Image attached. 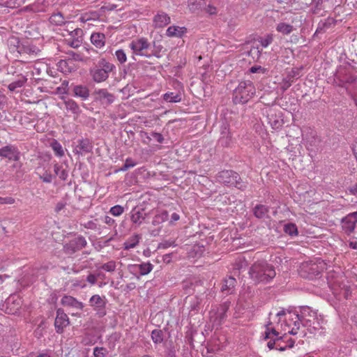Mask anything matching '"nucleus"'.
<instances>
[{"instance_id": "nucleus-1", "label": "nucleus", "mask_w": 357, "mask_h": 357, "mask_svg": "<svg viewBox=\"0 0 357 357\" xmlns=\"http://www.w3.org/2000/svg\"><path fill=\"white\" fill-rule=\"evenodd\" d=\"M329 79L333 86L345 89L357 106V100L355 98L357 96V69L354 66L350 64L340 66L333 77Z\"/></svg>"}, {"instance_id": "nucleus-2", "label": "nucleus", "mask_w": 357, "mask_h": 357, "mask_svg": "<svg viewBox=\"0 0 357 357\" xmlns=\"http://www.w3.org/2000/svg\"><path fill=\"white\" fill-rule=\"evenodd\" d=\"M249 274L255 283H267L275 278L276 273L272 265L265 261H259L251 266Z\"/></svg>"}, {"instance_id": "nucleus-3", "label": "nucleus", "mask_w": 357, "mask_h": 357, "mask_svg": "<svg viewBox=\"0 0 357 357\" xmlns=\"http://www.w3.org/2000/svg\"><path fill=\"white\" fill-rule=\"evenodd\" d=\"M215 179L218 183L228 187H236L241 191L245 190L248 187V183L243 181L240 175L233 170L219 172L215 176Z\"/></svg>"}, {"instance_id": "nucleus-4", "label": "nucleus", "mask_w": 357, "mask_h": 357, "mask_svg": "<svg viewBox=\"0 0 357 357\" xmlns=\"http://www.w3.org/2000/svg\"><path fill=\"white\" fill-rule=\"evenodd\" d=\"M255 92V87L251 81H241L234 90L233 101L235 104H245L253 97Z\"/></svg>"}, {"instance_id": "nucleus-5", "label": "nucleus", "mask_w": 357, "mask_h": 357, "mask_svg": "<svg viewBox=\"0 0 357 357\" xmlns=\"http://www.w3.org/2000/svg\"><path fill=\"white\" fill-rule=\"evenodd\" d=\"M229 306L230 302H225L218 307L216 311L210 312V321L213 326L219 327L225 323Z\"/></svg>"}, {"instance_id": "nucleus-6", "label": "nucleus", "mask_w": 357, "mask_h": 357, "mask_svg": "<svg viewBox=\"0 0 357 357\" xmlns=\"http://www.w3.org/2000/svg\"><path fill=\"white\" fill-rule=\"evenodd\" d=\"M324 267L319 266L317 262L306 261L300 267V275L306 278L312 279L319 275Z\"/></svg>"}, {"instance_id": "nucleus-7", "label": "nucleus", "mask_w": 357, "mask_h": 357, "mask_svg": "<svg viewBox=\"0 0 357 357\" xmlns=\"http://www.w3.org/2000/svg\"><path fill=\"white\" fill-rule=\"evenodd\" d=\"M87 245L86 238L82 235H79L70 240L63 245V252L67 255H73Z\"/></svg>"}, {"instance_id": "nucleus-8", "label": "nucleus", "mask_w": 357, "mask_h": 357, "mask_svg": "<svg viewBox=\"0 0 357 357\" xmlns=\"http://www.w3.org/2000/svg\"><path fill=\"white\" fill-rule=\"evenodd\" d=\"M149 47L150 43L147 38L143 37L133 40L129 43V47L132 50L134 54L147 58H150L151 54H146L144 51L149 49Z\"/></svg>"}, {"instance_id": "nucleus-9", "label": "nucleus", "mask_w": 357, "mask_h": 357, "mask_svg": "<svg viewBox=\"0 0 357 357\" xmlns=\"http://www.w3.org/2000/svg\"><path fill=\"white\" fill-rule=\"evenodd\" d=\"M95 100L100 102L102 105L107 107L112 104L116 97L109 93L107 89H100L94 91Z\"/></svg>"}, {"instance_id": "nucleus-10", "label": "nucleus", "mask_w": 357, "mask_h": 357, "mask_svg": "<svg viewBox=\"0 0 357 357\" xmlns=\"http://www.w3.org/2000/svg\"><path fill=\"white\" fill-rule=\"evenodd\" d=\"M91 306L97 311L98 317H102L106 314L105 306L106 300L105 296L101 297L98 294L93 295L89 299Z\"/></svg>"}, {"instance_id": "nucleus-11", "label": "nucleus", "mask_w": 357, "mask_h": 357, "mask_svg": "<svg viewBox=\"0 0 357 357\" xmlns=\"http://www.w3.org/2000/svg\"><path fill=\"white\" fill-rule=\"evenodd\" d=\"M70 93L73 96L80 98L82 101L88 100L90 96V90L84 84H72L70 86Z\"/></svg>"}, {"instance_id": "nucleus-12", "label": "nucleus", "mask_w": 357, "mask_h": 357, "mask_svg": "<svg viewBox=\"0 0 357 357\" xmlns=\"http://www.w3.org/2000/svg\"><path fill=\"white\" fill-rule=\"evenodd\" d=\"M0 156L8 158L9 160L18 161L20 152L17 146L9 144L0 149Z\"/></svg>"}, {"instance_id": "nucleus-13", "label": "nucleus", "mask_w": 357, "mask_h": 357, "mask_svg": "<svg viewBox=\"0 0 357 357\" xmlns=\"http://www.w3.org/2000/svg\"><path fill=\"white\" fill-rule=\"evenodd\" d=\"M69 319L63 310L59 308L56 310V317L54 321V326L57 333H62L64 328L69 324Z\"/></svg>"}, {"instance_id": "nucleus-14", "label": "nucleus", "mask_w": 357, "mask_h": 357, "mask_svg": "<svg viewBox=\"0 0 357 357\" xmlns=\"http://www.w3.org/2000/svg\"><path fill=\"white\" fill-rule=\"evenodd\" d=\"M288 314V318L286 319L287 325L289 327L293 326L289 333L291 335H296L297 334V331L300 328L301 325H302L301 319L298 315V312H289Z\"/></svg>"}, {"instance_id": "nucleus-15", "label": "nucleus", "mask_w": 357, "mask_h": 357, "mask_svg": "<svg viewBox=\"0 0 357 357\" xmlns=\"http://www.w3.org/2000/svg\"><path fill=\"white\" fill-rule=\"evenodd\" d=\"M146 215L144 208L135 207L130 212V220L135 227H139L146 219Z\"/></svg>"}, {"instance_id": "nucleus-16", "label": "nucleus", "mask_w": 357, "mask_h": 357, "mask_svg": "<svg viewBox=\"0 0 357 357\" xmlns=\"http://www.w3.org/2000/svg\"><path fill=\"white\" fill-rule=\"evenodd\" d=\"M316 313L312 310L307 306H303L300 307V313H298L299 317L302 321V325L305 327L311 326V319L310 318L314 317Z\"/></svg>"}, {"instance_id": "nucleus-17", "label": "nucleus", "mask_w": 357, "mask_h": 357, "mask_svg": "<svg viewBox=\"0 0 357 357\" xmlns=\"http://www.w3.org/2000/svg\"><path fill=\"white\" fill-rule=\"evenodd\" d=\"M356 226V225L350 213L347 214L341 220L342 229L347 236L351 235L354 231Z\"/></svg>"}, {"instance_id": "nucleus-18", "label": "nucleus", "mask_w": 357, "mask_h": 357, "mask_svg": "<svg viewBox=\"0 0 357 357\" xmlns=\"http://www.w3.org/2000/svg\"><path fill=\"white\" fill-rule=\"evenodd\" d=\"M171 22V18L166 13L158 11L153 20V25L155 28H162Z\"/></svg>"}, {"instance_id": "nucleus-19", "label": "nucleus", "mask_w": 357, "mask_h": 357, "mask_svg": "<svg viewBox=\"0 0 357 357\" xmlns=\"http://www.w3.org/2000/svg\"><path fill=\"white\" fill-rule=\"evenodd\" d=\"M268 123L271 125L274 130H278L282 126L283 122L280 116H277L273 109H270L267 112L266 116Z\"/></svg>"}, {"instance_id": "nucleus-20", "label": "nucleus", "mask_w": 357, "mask_h": 357, "mask_svg": "<svg viewBox=\"0 0 357 357\" xmlns=\"http://www.w3.org/2000/svg\"><path fill=\"white\" fill-rule=\"evenodd\" d=\"M89 73L93 80L97 83L104 82L109 77L108 74L97 65L93 68H91Z\"/></svg>"}, {"instance_id": "nucleus-21", "label": "nucleus", "mask_w": 357, "mask_h": 357, "mask_svg": "<svg viewBox=\"0 0 357 357\" xmlns=\"http://www.w3.org/2000/svg\"><path fill=\"white\" fill-rule=\"evenodd\" d=\"M336 23V20L333 17H328L324 20H321L317 25L315 34L322 33L326 32L327 30L333 28Z\"/></svg>"}, {"instance_id": "nucleus-22", "label": "nucleus", "mask_w": 357, "mask_h": 357, "mask_svg": "<svg viewBox=\"0 0 357 357\" xmlns=\"http://www.w3.org/2000/svg\"><path fill=\"white\" fill-rule=\"evenodd\" d=\"M187 33V29L185 26H170L166 31V35L168 37L182 38Z\"/></svg>"}, {"instance_id": "nucleus-23", "label": "nucleus", "mask_w": 357, "mask_h": 357, "mask_svg": "<svg viewBox=\"0 0 357 357\" xmlns=\"http://www.w3.org/2000/svg\"><path fill=\"white\" fill-rule=\"evenodd\" d=\"M61 303L64 306L72 307L78 310H82L84 307V304L82 302L70 296H64L61 298Z\"/></svg>"}, {"instance_id": "nucleus-24", "label": "nucleus", "mask_w": 357, "mask_h": 357, "mask_svg": "<svg viewBox=\"0 0 357 357\" xmlns=\"http://www.w3.org/2000/svg\"><path fill=\"white\" fill-rule=\"evenodd\" d=\"M93 146L90 140L88 139H82L78 141V144L76 147L77 153L83 154L89 153L92 151Z\"/></svg>"}, {"instance_id": "nucleus-25", "label": "nucleus", "mask_w": 357, "mask_h": 357, "mask_svg": "<svg viewBox=\"0 0 357 357\" xmlns=\"http://www.w3.org/2000/svg\"><path fill=\"white\" fill-rule=\"evenodd\" d=\"M206 0H188V7L191 13H198L203 11L204 6H206Z\"/></svg>"}, {"instance_id": "nucleus-26", "label": "nucleus", "mask_w": 357, "mask_h": 357, "mask_svg": "<svg viewBox=\"0 0 357 357\" xmlns=\"http://www.w3.org/2000/svg\"><path fill=\"white\" fill-rule=\"evenodd\" d=\"M236 284V280L234 277L229 276L225 278L221 287V291L226 294H231Z\"/></svg>"}, {"instance_id": "nucleus-27", "label": "nucleus", "mask_w": 357, "mask_h": 357, "mask_svg": "<svg viewBox=\"0 0 357 357\" xmlns=\"http://www.w3.org/2000/svg\"><path fill=\"white\" fill-rule=\"evenodd\" d=\"M269 208L263 204H257L253 208V214L258 219H263L268 217Z\"/></svg>"}, {"instance_id": "nucleus-28", "label": "nucleus", "mask_w": 357, "mask_h": 357, "mask_svg": "<svg viewBox=\"0 0 357 357\" xmlns=\"http://www.w3.org/2000/svg\"><path fill=\"white\" fill-rule=\"evenodd\" d=\"M65 108L67 111L70 112L72 114L79 116L81 113V109L78 104L72 99H68L64 102Z\"/></svg>"}, {"instance_id": "nucleus-29", "label": "nucleus", "mask_w": 357, "mask_h": 357, "mask_svg": "<svg viewBox=\"0 0 357 357\" xmlns=\"http://www.w3.org/2000/svg\"><path fill=\"white\" fill-rule=\"evenodd\" d=\"M91 41L96 47L101 48L105 44V36L101 33H93L91 36Z\"/></svg>"}, {"instance_id": "nucleus-30", "label": "nucleus", "mask_w": 357, "mask_h": 357, "mask_svg": "<svg viewBox=\"0 0 357 357\" xmlns=\"http://www.w3.org/2000/svg\"><path fill=\"white\" fill-rule=\"evenodd\" d=\"M50 24L54 26H62L66 24V18L61 12L52 14L49 18Z\"/></svg>"}, {"instance_id": "nucleus-31", "label": "nucleus", "mask_w": 357, "mask_h": 357, "mask_svg": "<svg viewBox=\"0 0 357 357\" xmlns=\"http://www.w3.org/2000/svg\"><path fill=\"white\" fill-rule=\"evenodd\" d=\"M275 29L278 32L283 35H289L295 29L294 26L286 22H279L277 24Z\"/></svg>"}, {"instance_id": "nucleus-32", "label": "nucleus", "mask_w": 357, "mask_h": 357, "mask_svg": "<svg viewBox=\"0 0 357 357\" xmlns=\"http://www.w3.org/2000/svg\"><path fill=\"white\" fill-rule=\"evenodd\" d=\"M135 270L139 271L141 275H145L149 274L153 268V266L150 262L142 263L139 264H135L133 266Z\"/></svg>"}, {"instance_id": "nucleus-33", "label": "nucleus", "mask_w": 357, "mask_h": 357, "mask_svg": "<svg viewBox=\"0 0 357 357\" xmlns=\"http://www.w3.org/2000/svg\"><path fill=\"white\" fill-rule=\"evenodd\" d=\"M27 78L25 76L20 75L18 79L12 82L8 86V89L10 91H15L17 89L22 87L26 82Z\"/></svg>"}, {"instance_id": "nucleus-34", "label": "nucleus", "mask_w": 357, "mask_h": 357, "mask_svg": "<svg viewBox=\"0 0 357 357\" xmlns=\"http://www.w3.org/2000/svg\"><path fill=\"white\" fill-rule=\"evenodd\" d=\"M72 64L73 62L70 59H61L58 63V68L64 73H70L74 70Z\"/></svg>"}, {"instance_id": "nucleus-35", "label": "nucleus", "mask_w": 357, "mask_h": 357, "mask_svg": "<svg viewBox=\"0 0 357 357\" xmlns=\"http://www.w3.org/2000/svg\"><path fill=\"white\" fill-rule=\"evenodd\" d=\"M169 218V213L167 211H162L160 213L156 214L153 220L152 224L154 226L160 225L161 223L167 221Z\"/></svg>"}, {"instance_id": "nucleus-36", "label": "nucleus", "mask_w": 357, "mask_h": 357, "mask_svg": "<svg viewBox=\"0 0 357 357\" xmlns=\"http://www.w3.org/2000/svg\"><path fill=\"white\" fill-rule=\"evenodd\" d=\"M96 65L108 75L115 69L114 65L107 61L105 59H100Z\"/></svg>"}, {"instance_id": "nucleus-37", "label": "nucleus", "mask_w": 357, "mask_h": 357, "mask_svg": "<svg viewBox=\"0 0 357 357\" xmlns=\"http://www.w3.org/2000/svg\"><path fill=\"white\" fill-rule=\"evenodd\" d=\"M151 339L156 344H161L165 339V333L162 330L154 329L151 332Z\"/></svg>"}, {"instance_id": "nucleus-38", "label": "nucleus", "mask_w": 357, "mask_h": 357, "mask_svg": "<svg viewBox=\"0 0 357 357\" xmlns=\"http://www.w3.org/2000/svg\"><path fill=\"white\" fill-rule=\"evenodd\" d=\"M54 172L56 176H58L59 178L62 181H66L68 173V172L62 167L61 165L58 163H55L54 165Z\"/></svg>"}, {"instance_id": "nucleus-39", "label": "nucleus", "mask_w": 357, "mask_h": 357, "mask_svg": "<svg viewBox=\"0 0 357 357\" xmlns=\"http://www.w3.org/2000/svg\"><path fill=\"white\" fill-rule=\"evenodd\" d=\"M50 146L52 147V150L54 151L56 156L61 158L64 155V151L63 149V147L58 141L55 139L53 140L50 144Z\"/></svg>"}, {"instance_id": "nucleus-40", "label": "nucleus", "mask_w": 357, "mask_h": 357, "mask_svg": "<svg viewBox=\"0 0 357 357\" xmlns=\"http://www.w3.org/2000/svg\"><path fill=\"white\" fill-rule=\"evenodd\" d=\"M272 323L268 321L266 325V331L264 338L280 337L279 333L274 328H271Z\"/></svg>"}, {"instance_id": "nucleus-41", "label": "nucleus", "mask_w": 357, "mask_h": 357, "mask_svg": "<svg viewBox=\"0 0 357 357\" xmlns=\"http://www.w3.org/2000/svg\"><path fill=\"white\" fill-rule=\"evenodd\" d=\"M139 239H140V236L139 235H135V236L128 238L124 243V248L126 250L134 248L139 243Z\"/></svg>"}, {"instance_id": "nucleus-42", "label": "nucleus", "mask_w": 357, "mask_h": 357, "mask_svg": "<svg viewBox=\"0 0 357 357\" xmlns=\"http://www.w3.org/2000/svg\"><path fill=\"white\" fill-rule=\"evenodd\" d=\"M265 340L268 339L269 341L267 343V346L270 349H275L280 351H284V347L282 345H280L278 343V337H272V338H264Z\"/></svg>"}, {"instance_id": "nucleus-43", "label": "nucleus", "mask_w": 357, "mask_h": 357, "mask_svg": "<svg viewBox=\"0 0 357 357\" xmlns=\"http://www.w3.org/2000/svg\"><path fill=\"white\" fill-rule=\"evenodd\" d=\"M284 231L291 236H296L298 235V229L295 224L288 223L284 226Z\"/></svg>"}, {"instance_id": "nucleus-44", "label": "nucleus", "mask_w": 357, "mask_h": 357, "mask_svg": "<svg viewBox=\"0 0 357 357\" xmlns=\"http://www.w3.org/2000/svg\"><path fill=\"white\" fill-rule=\"evenodd\" d=\"M164 100L169 102H178L181 101V96L174 93H167L164 95Z\"/></svg>"}, {"instance_id": "nucleus-45", "label": "nucleus", "mask_w": 357, "mask_h": 357, "mask_svg": "<svg viewBox=\"0 0 357 357\" xmlns=\"http://www.w3.org/2000/svg\"><path fill=\"white\" fill-rule=\"evenodd\" d=\"M273 41V35L272 33L266 34L264 38L259 40L263 47H267Z\"/></svg>"}, {"instance_id": "nucleus-46", "label": "nucleus", "mask_w": 357, "mask_h": 357, "mask_svg": "<svg viewBox=\"0 0 357 357\" xmlns=\"http://www.w3.org/2000/svg\"><path fill=\"white\" fill-rule=\"evenodd\" d=\"M116 266V262L114 261H109L102 264L100 268L107 272H113L115 271Z\"/></svg>"}, {"instance_id": "nucleus-47", "label": "nucleus", "mask_w": 357, "mask_h": 357, "mask_svg": "<svg viewBox=\"0 0 357 357\" xmlns=\"http://www.w3.org/2000/svg\"><path fill=\"white\" fill-rule=\"evenodd\" d=\"M107 354V351L105 347H96L93 349L94 357H106Z\"/></svg>"}, {"instance_id": "nucleus-48", "label": "nucleus", "mask_w": 357, "mask_h": 357, "mask_svg": "<svg viewBox=\"0 0 357 357\" xmlns=\"http://www.w3.org/2000/svg\"><path fill=\"white\" fill-rule=\"evenodd\" d=\"M123 207L120 205H116L114 206H112L109 210V213L114 216L121 215L123 213Z\"/></svg>"}, {"instance_id": "nucleus-49", "label": "nucleus", "mask_w": 357, "mask_h": 357, "mask_svg": "<svg viewBox=\"0 0 357 357\" xmlns=\"http://www.w3.org/2000/svg\"><path fill=\"white\" fill-rule=\"evenodd\" d=\"M115 56H116L117 60L121 63H125L126 61V60H127L126 54L124 50H116V52H115Z\"/></svg>"}, {"instance_id": "nucleus-50", "label": "nucleus", "mask_w": 357, "mask_h": 357, "mask_svg": "<svg viewBox=\"0 0 357 357\" xmlns=\"http://www.w3.org/2000/svg\"><path fill=\"white\" fill-rule=\"evenodd\" d=\"M231 142V137L230 136H220L219 139V143L221 146L227 147Z\"/></svg>"}, {"instance_id": "nucleus-51", "label": "nucleus", "mask_w": 357, "mask_h": 357, "mask_svg": "<svg viewBox=\"0 0 357 357\" xmlns=\"http://www.w3.org/2000/svg\"><path fill=\"white\" fill-rule=\"evenodd\" d=\"M203 11H205L206 13L211 15H216L217 8L215 6H212L211 4H207L206 3V6H204Z\"/></svg>"}, {"instance_id": "nucleus-52", "label": "nucleus", "mask_w": 357, "mask_h": 357, "mask_svg": "<svg viewBox=\"0 0 357 357\" xmlns=\"http://www.w3.org/2000/svg\"><path fill=\"white\" fill-rule=\"evenodd\" d=\"M83 31L82 29L76 28L70 32V36L72 38L82 39Z\"/></svg>"}, {"instance_id": "nucleus-53", "label": "nucleus", "mask_w": 357, "mask_h": 357, "mask_svg": "<svg viewBox=\"0 0 357 357\" xmlns=\"http://www.w3.org/2000/svg\"><path fill=\"white\" fill-rule=\"evenodd\" d=\"M67 54L69 56L70 59L72 61H81L83 60L82 56L80 54L76 53L73 51H70L67 53Z\"/></svg>"}, {"instance_id": "nucleus-54", "label": "nucleus", "mask_w": 357, "mask_h": 357, "mask_svg": "<svg viewBox=\"0 0 357 357\" xmlns=\"http://www.w3.org/2000/svg\"><path fill=\"white\" fill-rule=\"evenodd\" d=\"M54 176L50 173L45 172L43 175L40 176V178L44 182L47 183H52L53 180Z\"/></svg>"}, {"instance_id": "nucleus-55", "label": "nucleus", "mask_w": 357, "mask_h": 357, "mask_svg": "<svg viewBox=\"0 0 357 357\" xmlns=\"http://www.w3.org/2000/svg\"><path fill=\"white\" fill-rule=\"evenodd\" d=\"M230 136L229 130V125L227 122H224L220 128V136Z\"/></svg>"}, {"instance_id": "nucleus-56", "label": "nucleus", "mask_w": 357, "mask_h": 357, "mask_svg": "<svg viewBox=\"0 0 357 357\" xmlns=\"http://www.w3.org/2000/svg\"><path fill=\"white\" fill-rule=\"evenodd\" d=\"M150 135L151 136V139H154L158 143H162L164 142V137L162 134L155 132H151Z\"/></svg>"}, {"instance_id": "nucleus-57", "label": "nucleus", "mask_w": 357, "mask_h": 357, "mask_svg": "<svg viewBox=\"0 0 357 357\" xmlns=\"http://www.w3.org/2000/svg\"><path fill=\"white\" fill-rule=\"evenodd\" d=\"M249 71L251 73L264 74L266 73V70L265 68H262L261 66H254L250 68Z\"/></svg>"}, {"instance_id": "nucleus-58", "label": "nucleus", "mask_w": 357, "mask_h": 357, "mask_svg": "<svg viewBox=\"0 0 357 357\" xmlns=\"http://www.w3.org/2000/svg\"><path fill=\"white\" fill-rule=\"evenodd\" d=\"M176 245L175 241L168 240L161 243L159 248H167L169 247H176Z\"/></svg>"}, {"instance_id": "nucleus-59", "label": "nucleus", "mask_w": 357, "mask_h": 357, "mask_svg": "<svg viewBox=\"0 0 357 357\" xmlns=\"http://www.w3.org/2000/svg\"><path fill=\"white\" fill-rule=\"evenodd\" d=\"M82 42V39L73 38L71 41L68 42V44L73 48H77L81 45Z\"/></svg>"}, {"instance_id": "nucleus-60", "label": "nucleus", "mask_w": 357, "mask_h": 357, "mask_svg": "<svg viewBox=\"0 0 357 357\" xmlns=\"http://www.w3.org/2000/svg\"><path fill=\"white\" fill-rule=\"evenodd\" d=\"M15 203V199L11 197H0V204H13Z\"/></svg>"}, {"instance_id": "nucleus-61", "label": "nucleus", "mask_w": 357, "mask_h": 357, "mask_svg": "<svg viewBox=\"0 0 357 357\" xmlns=\"http://www.w3.org/2000/svg\"><path fill=\"white\" fill-rule=\"evenodd\" d=\"M347 192L351 195H354L355 197H357V183L350 185L348 188H347Z\"/></svg>"}, {"instance_id": "nucleus-62", "label": "nucleus", "mask_w": 357, "mask_h": 357, "mask_svg": "<svg viewBox=\"0 0 357 357\" xmlns=\"http://www.w3.org/2000/svg\"><path fill=\"white\" fill-rule=\"evenodd\" d=\"M84 227L86 229H93V230L98 229L97 224L95 223L92 220L88 221L86 223H85Z\"/></svg>"}, {"instance_id": "nucleus-63", "label": "nucleus", "mask_w": 357, "mask_h": 357, "mask_svg": "<svg viewBox=\"0 0 357 357\" xmlns=\"http://www.w3.org/2000/svg\"><path fill=\"white\" fill-rule=\"evenodd\" d=\"M86 281L91 284H95L97 281V275L90 273L86 278Z\"/></svg>"}, {"instance_id": "nucleus-64", "label": "nucleus", "mask_w": 357, "mask_h": 357, "mask_svg": "<svg viewBox=\"0 0 357 357\" xmlns=\"http://www.w3.org/2000/svg\"><path fill=\"white\" fill-rule=\"evenodd\" d=\"M103 222L109 226H112L115 224V220L108 215L104 216Z\"/></svg>"}]
</instances>
